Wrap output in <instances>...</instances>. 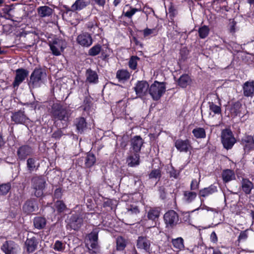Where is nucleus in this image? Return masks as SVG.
I'll return each mask as SVG.
<instances>
[{
	"label": "nucleus",
	"instance_id": "obj_29",
	"mask_svg": "<svg viewBox=\"0 0 254 254\" xmlns=\"http://www.w3.org/2000/svg\"><path fill=\"white\" fill-rule=\"evenodd\" d=\"M86 81L90 84H96L98 82V75L95 71L88 68L86 71Z\"/></svg>",
	"mask_w": 254,
	"mask_h": 254
},
{
	"label": "nucleus",
	"instance_id": "obj_17",
	"mask_svg": "<svg viewBox=\"0 0 254 254\" xmlns=\"http://www.w3.org/2000/svg\"><path fill=\"white\" fill-rule=\"evenodd\" d=\"M218 191L217 186L215 184H211L208 187L202 188L199 190L198 195L200 199H203Z\"/></svg>",
	"mask_w": 254,
	"mask_h": 254
},
{
	"label": "nucleus",
	"instance_id": "obj_52",
	"mask_svg": "<svg viewBox=\"0 0 254 254\" xmlns=\"http://www.w3.org/2000/svg\"><path fill=\"white\" fill-rule=\"evenodd\" d=\"M130 9L127 11H123V15L128 18H131L134 13L138 11V9L136 8H132L130 7Z\"/></svg>",
	"mask_w": 254,
	"mask_h": 254
},
{
	"label": "nucleus",
	"instance_id": "obj_49",
	"mask_svg": "<svg viewBox=\"0 0 254 254\" xmlns=\"http://www.w3.org/2000/svg\"><path fill=\"white\" fill-rule=\"evenodd\" d=\"M200 205L198 208L194 209L192 212L198 210L199 209L201 210H206L207 211H213L214 209L211 207H209L207 206H206L205 204H204V199H200Z\"/></svg>",
	"mask_w": 254,
	"mask_h": 254
},
{
	"label": "nucleus",
	"instance_id": "obj_13",
	"mask_svg": "<svg viewBox=\"0 0 254 254\" xmlns=\"http://www.w3.org/2000/svg\"><path fill=\"white\" fill-rule=\"evenodd\" d=\"M174 146L178 151L180 152L187 153L192 149L191 143L190 140L186 139H178L175 141Z\"/></svg>",
	"mask_w": 254,
	"mask_h": 254
},
{
	"label": "nucleus",
	"instance_id": "obj_62",
	"mask_svg": "<svg viewBox=\"0 0 254 254\" xmlns=\"http://www.w3.org/2000/svg\"><path fill=\"white\" fill-rule=\"evenodd\" d=\"M247 46L250 51L254 52V41L248 43Z\"/></svg>",
	"mask_w": 254,
	"mask_h": 254
},
{
	"label": "nucleus",
	"instance_id": "obj_44",
	"mask_svg": "<svg viewBox=\"0 0 254 254\" xmlns=\"http://www.w3.org/2000/svg\"><path fill=\"white\" fill-rule=\"evenodd\" d=\"M209 105V110L213 112L214 114L219 115L221 114L222 113V110L220 106H218L216 104H215L212 102H208Z\"/></svg>",
	"mask_w": 254,
	"mask_h": 254
},
{
	"label": "nucleus",
	"instance_id": "obj_32",
	"mask_svg": "<svg viewBox=\"0 0 254 254\" xmlns=\"http://www.w3.org/2000/svg\"><path fill=\"white\" fill-rule=\"evenodd\" d=\"M47 220L44 217L36 216L34 218L33 225L36 229L41 230L46 227Z\"/></svg>",
	"mask_w": 254,
	"mask_h": 254
},
{
	"label": "nucleus",
	"instance_id": "obj_15",
	"mask_svg": "<svg viewBox=\"0 0 254 254\" xmlns=\"http://www.w3.org/2000/svg\"><path fill=\"white\" fill-rule=\"evenodd\" d=\"M130 143V151L140 153L144 141L140 135H136L131 138Z\"/></svg>",
	"mask_w": 254,
	"mask_h": 254
},
{
	"label": "nucleus",
	"instance_id": "obj_36",
	"mask_svg": "<svg viewBox=\"0 0 254 254\" xmlns=\"http://www.w3.org/2000/svg\"><path fill=\"white\" fill-rule=\"evenodd\" d=\"M197 196L196 192L192 191H184L183 193V199L188 203L192 202Z\"/></svg>",
	"mask_w": 254,
	"mask_h": 254
},
{
	"label": "nucleus",
	"instance_id": "obj_47",
	"mask_svg": "<svg viewBox=\"0 0 254 254\" xmlns=\"http://www.w3.org/2000/svg\"><path fill=\"white\" fill-rule=\"evenodd\" d=\"M209 29L208 27L205 25L203 26L199 29L198 33L199 37L201 38H205L207 36L209 33Z\"/></svg>",
	"mask_w": 254,
	"mask_h": 254
},
{
	"label": "nucleus",
	"instance_id": "obj_63",
	"mask_svg": "<svg viewBox=\"0 0 254 254\" xmlns=\"http://www.w3.org/2000/svg\"><path fill=\"white\" fill-rule=\"evenodd\" d=\"M153 31H154V29H148V28H146V29H144L143 31L144 36L145 37L148 36V35L153 33Z\"/></svg>",
	"mask_w": 254,
	"mask_h": 254
},
{
	"label": "nucleus",
	"instance_id": "obj_51",
	"mask_svg": "<svg viewBox=\"0 0 254 254\" xmlns=\"http://www.w3.org/2000/svg\"><path fill=\"white\" fill-rule=\"evenodd\" d=\"M103 207H108L110 210L115 209L116 204H114V201L111 199H107L103 204Z\"/></svg>",
	"mask_w": 254,
	"mask_h": 254
},
{
	"label": "nucleus",
	"instance_id": "obj_9",
	"mask_svg": "<svg viewBox=\"0 0 254 254\" xmlns=\"http://www.w3.org/2000/svg\"><path fill=\"white\" fill-rule=\"evenodd\" d=\"M38 203L37 199L35 198H30L27 199L22 206V211L27 215L31 214L33 212L38 210Z\"/></svg>",
	"mask_w": 254,
	"mask_h": 254
},
{
	"label": "nucleus",
	"instance_id": "obj_56",
	"mask_svg": "<svg viewBox=\"0 0 254 254\" xmlns=\"http://www.w3.org/2000/svg\"><path fill=\"white\" fill-rule=\"evenodd\" d=\"M62 196L63 191L62 188H59L56 189L54 193V197L58 200H60L62 198Z\"/></svg>",
	"mask_w": 254,
	"mask_h": 254
},
{
	"label": "nucleus",
	"instance_id": "obj_4",
	"mask_svg": "<svg viewBox=\"0 0 254 254\" xmlns=\"http://www.w3.org/2000/svg\"><path fill=\"white\" fill-rule=\"evenodd\" d=\"M163 221L165 228L168 230L174 229L181 222L179 214L174 210H169L163 215Z\"/></svg>",
	"mask_w": 254,
	"mask_h": 254
},
{
	"label": "nucleus",
	"instance_id": "obj_3",
	"mask_svg": "<svg viewBox=\"0 0 254 254\" xmlns=\"http://www.w3.org/2000/svg\"><path fill=\"white\" fill-rule=\"evenodd\" d=\"M166 82H159L157 80L149 86L148 94H150L154 101H157L160 99L165 93L166 89Z\"/></svg>",
	"mask_w": 254,
	"mask_h": 254
},
{
	"label": "nucleus",
	"instance_id": "obj_33",
	"mask_svg": "<svg viewBox=\"0 0 254 254\" xmlns=\"http://www.w3.org/2000/svg\"><path fill=\"white\" fill-rule=\"evenodd\" d=\"M90 3L89 0H76L71 7V11L80 10L85 7Z\"/></svg>",
	"mask_w": 254,
	"mask_h": 254
},
{
	"label": "nucleus",
	"instance_id": "obj_5",
	"mask_svg": "<svg viewBox=\"0 0 254 254\" xmlns=\"http://www.w3.org/2000/svg\"><path fill=\"white\" fill-rule=\"evenodd\" d=\"M31 184L32 188L35 190V196L37 197L43 196L46 185L45 178L41 175L34 176L31 179Z\"/></svg>",
	"mask_w": 254,
	"mask_h": 254
},
{
	"label": "nucleus",
	"instance_id": "obj_57",
	"mask_svg": "<svg viewBox=\"0 0 254 254\" xmlns=\"http://www.w3.org/2000/svg\"><path fill=\"white\" fill-rule=\"evenodd\" d=\"M180 175V172L175 169L173 166L171 167V170L169 171V175L170 178L177 179Z\"/></svg>",
	"mask_w": 254,
	"mask_h": 254
},
{
	"label": "nucleus",
	"instance_id": "obj_59",
	"mask_svg": "<svg viewBox=\"0 0 254 254\" xmlns=\"http://www.w3.org/2000/svg\"><path fill=\"white\" fill-rule=\"evenodd\" d=\"M160 197L164 200L166 198L167 192L164 187H160L158 190Z\"/></svg>",
	"mask_w": 254,
	"mask_h": 254
},
{
	"label": "nucleus",
	"instance_id": "obj_55",
	"mask_svg": "<svg viewBox=\"0 0 254 254\" xmlns=\"http://www.w3.org/2000/svg\"><path fill=\"white\" fill-rule=\"evenodd\" d=\"M249 229H246L245 231H242L240 232V235L238 238V241L240 242L241 241H245L248 237V231Z\"/></svg>",
	"mask_w": 254,
	"mask_h": 254
},
{
	"label": "nucleus",
	"instance_id": "obj_26",
	"mask_svg": "<svg viewBox=\"0 0 254 254\" xmlns=\"http://www.w3.org/2000/svg\"><path fill=\"white\" fill-rule=\"evenodd\" d=\"M38 243V241L35 237L27 238L25 243L27 252L28 253L34 252L37 249Z\"/></svg>",
	"mask_w": 254,
	"mask_h": 254
},
{
	"label": "nucleus",
	"instance_id": "obj_21",
	"mask_svg": "<svg viewBox=\"0 0 254 254\" xmlns=\"http://www.w3.org/2000/svg\"><path fill=\"white\" fill-rule=\"evenodd\" d=\"M254 187V184L248 178H242L240 182V188L246 195L250 194Z\"/></svg>",
	"mask_w": 254,
	"mask_h": 254
},
{
	"label": "nucleus",
	"instance_id": "obj_8",
	"mask_svg": "<svg viewBox=\"0 0 254 254\" xmlns=\"http://www.w3.org/2000/svg\"><path fill=\"white\" fill-rule=\"evenodd\" d=\"M133 89L137 96L139 98H142L148 94L149 85L146 81H138Z\"/></svg>",
	"mask_w": 254,
	"mask_h": 254
},
{
	"label": "nucleus",
	"instance_id": "obj_31",
	"mask_svg": "<svg viewBox=\"0 0 254 254\" xmlns=\"http://www.w3.org/2000/svg\"><path fill=\"white\" fill-rule=\"evenodd\" d=\"M54 10L48 6H41L37 8V12L39 17L44 18L52 16Z\"/></svg>",
	"mask_w": 254,
	"mask_h": 254
},
{
	"label": "nucleus",
	"instance_id": "obj_34",
	"mask_svg": "<svg viewBox=\"0 0 254 254\" xmlns=\"http://www.w3.org/2000/svg\"><path fill=\"white\" fill-rule=\"evenodd\" d=\"M96 162L95 155L90 152L87 153L84 160L85 167L90 168L93 167Z\"/></svg>",
	"mask_w": 254,
	"mask_h": 254
},
{
	"label": "nucleus",
	"instance_id": "obj_61",
	"mask_svg": "<svg viewBox=\"0 0 254 254\" xmlns=\"http://www.w3.org/2000/svg\"><path fill=\"white\" fill-rule=\"evenodd\" d=\"M210 241L213 243H216L218 241L217 236L214 231H213L210 235Z\"/></svg>",
	"mask_w": 254,
	"mask_h": 254
},
{
	"label": "nucleus",
	"instance_id": "obj_46",
	"mask_svg": "<svg viewBox=\"0 0 254 254\" xmlns=\"http://www.w3.org/2000/svg\"><path fill=\"white\" fill-rule=\"evenodd\" d=\"M101 50V46L99 44H97L89 49L88 54L90 56H95L99 54Z\"/></svg>",
	"mask_w": 254,
	"mask_h": 254
},
{
	"label": "nucleus",
	"instance_id": "obj_19",
	"mask_svg": "<svg viewBox=\"0 0 254 254\" xmlns=\"http://www.w3.org/2000/svg\"><path fill=\"white\" fill-rule=\"evenodd\" d=\"M65 46L64 42L61 39H56L50 44V49L55 55L58 56L61 54Z\"/></svg>",
	"mask_w": 254,
	"mask_h": 254
},
{
	"label": "nucleus",
	"instance_id": "obj_24",
	"mask_svg": "<svg viewBox=\"0 0 254 254\" xmlns=\"http://www.w3.org/2000/svg\"><path fill=\"white\" fill-rule=\"evenodd\" d=\"M243 95L249 97L254 96V81H247L243 86Z\"/></svg>",
	"mask_w": 254,
	"mask_h": 254
},
{
	"label": "nucleus",
	"instance_id": "obj_23",
	"mask_svg": "<svg viewBox=\"0 0 254 254\" xmlns=\"http://www.w3.org/2000/svg\"><path fill=\"white\" fill-rule=\"evenodd\" d=\"M87 125L86 119L82 117L75 118L73 122V125L76 127L77 132L80 134L86 128Z\"/></svg>",
	"mask_w": 254,
	"mask_h": 254
},
{
	"label": "nucleus",
	"instance_id": "obj_43",
	"mask_svg": "<svg viewBox=\"0 0 254 254\" xmlns=\"http://www.w3.org/2000/svg\"><path fill=\"white\" fill-rule=\"evenodd\" d=\"M11 188L10 182L0 184V195H5L9 191Z\"/></svg>",
	"mask_w": 254,
	"mask_h": 254
},
{
	"label": "nucleus",
	"instance_id": "obj_16",
	"mask_svg": "<svg viewBox=\"0 0 254 254\" xmlns=\"http://www.w3.org/2000/svg\"><path fill=\"white\" fill-rule=\"evenodd\" d=\"M241 144L243 145L245 152H249L251 151L254 150V136L246 134L241 139Z\"/></svg>",
	"mask_w": 254,
	"mask_h": 254
},
{
	"label": "nucleus",
	"instance_id": "obj_7",
	"mask_svg": "<svg viewBox=\"0 0 254 254\" xmlns=\"http://www.w3.org/2000/svg\"><path fill=\"white\" fill-rule=\"evenodd\" d=\"M221 143L223 147L227 150L232 148L236 139L235 138L233 132L230 128H225L222 130L221 135Z\"/></svg>",
	"mask_w": 254,
	"mask_h": 254
},
{
	"label": "nucleus",
	"instance_id": "obj_60",
	"mask_svg": "<svg viewBox=\"0 0 254 254\" xmlns=\"http://www.w3.org/2000/svg\"><path fill=\"white\" fill-rule=\"evenodd\" d=\"M118 106L119 107L120 105H122V113H124L125 112H126V107H127V105H126V103L125 102V101H123V100H120L118 102Z\"/></svg>",
	"mask_w": 254,
	"mask_h": 254
},
{
	"label": "nucleus",
	"instance_id": "obj_58",
	"mask_svg": "<svg viewBox=\"0 0 254 254\" xmlns=\"http://www.w3.org/2000/svg\"><path fill=\"white\" fill-rule=\"evenodd\" d=\"M127 211L131 214H137L140 212L139 208L137 206L130 205V206L127 208Z\"/></svg>",
	"mask_w": 254,
	"mask_h": 254
},
{
	"label": "nucleus",
	"instance_id": "obj_53",
	"mask_svg": "<svg viewBox=\"0 0 254 254\" xmlns=\"http://www.w3.org/2000/svg\"><path fill=\"white\" fill-rule=\"evenodd\" d=\"M63 135L64 133L61 128H58L53 133L52 137L56 140H59Z\"/></svg>",
	"mask_w": 254,
	"mask_h": 254
},
{
	"label": "nucleus",
	"instance_id": "obj_14",
	"mask_svg": "<svg viewBox=\"0 0 254 254\" xmlns=\"http://www.w3.org/2000/svg\"><path fill=\"white\" fill-rule=\"evenodd\" d=\"M230 115L232 118H235L237 116H240L242 113V104L240 101H232L227 107Z\"/></svg>",
	"mask_w": 254,
	"mask_h": 254
},
{
	"label": "nucleus",
	"instance_id": "obj_6",
	"mask_svg": "<svg viewBox=\"0 0 254 254\" xmlns=\"http://www.w3.org/2000/svg\"><path fill=\"white\" fill-rule=\"evenodd\" d=\"M46 76L45 71L42 68H36L32 72L29 80L28 81V85L32 88H37L40 86L43 82V79Z\"/></svg>",
	"mask_w": 254,
	"mask_h": 254
},
{
	"label": "nucleus",
	"instance_id": "obj_37",
	"mask_svg": "<svg viewBox=\"0 0 254 254\" xmlns=\"http://www.w3.org/2000/svg\"><path fill=\"white\" fill-rule=\"evenodd\" d=\"M171 243L174 248L177 251H182L185 248L184 240L182 237L172 239Z\"/></svg>",
	"mask_w": 254,
	"mask_h": 254
},
{
	"label": "nucleus",
	"instance_id": "obj_50",
	"mask_svg": "<svg viewBox=\"0 0 254 254\" xmlns=\"http://www.w3.org/2000/svg\"><path fill=\"white\" fill-rule=\"evenodd\" d=\"M98 232L97 229H94L89 235V240L94 242H97L98 239Z\"/></svg>",
	"mask_w": 254,
	"mask_h": 254
},
{
	"label": "nucleus",
	"instance_id": "obj_64",
	"mask_svg": "<svg viewBox=\"0 0 254 254\" xmlns=\"http://www.w3.org/2000/svg\"><path fill=\"white\" fill-rule=\"evenodd\" d=\"M139 58L137 57H132L129 62V64H137Z\"/></svg>",
	"mask_w": 254,
	"mask_h": 254
},
{
	"label": "nucleus",
	"instance_id": "obj_10",
	"mask_svg": "<svg viewBox=\"0 0 254 254\" xmlns=\"http://www.w3.org/2000/svg\"><path fill=\"white\" fill-rule=\"evenodd\" d=\"M136 248L145 254H151V242L146 237L139 236L136 241Z\"/></svg>",
	"mask_w": 254,
	"mask_h": 254
},
{
	"label": "nucleus",
	"instance_id": "obj_54",
	"mask_svg": "<svg viewBox=\"0 0 254 254\" xmlns=\"http://www.w3.org/2000/svg\"><path fill=\"white\" fill-rule=\"evenodd\" d=\"M199 183L200 181H197L195 179H192L190 185V190H198L199 188Z\"/></svg>",
	"mask_w": 254,
	"mask_h": 254
},
{
	"label": "nucleus",
	"instance_id": "obj_22",
	"mask_svg": "<svg viewBox=\"0 0 254 254\" xmlns=\"http://www.w3.org/2000/svg\"><path fill=\"white\" fill-rule=\"evenodd\" d=\"M38 159L35 157H31L26 160V167L29 172H36L40 167Z\"/></svg>",
	"mask_w": 254,
	"mask_h": 254
},
{
	"label": "nucleus",
	"instance_id": "obj_1",
	"mask_svg": "<svg viewBox=\"0 0 254 254\" xmlns=\"http://www.w3.org/2000/svg\"><path fill=\"white\" fill-rule=\"evenodd\" d=\"M50 115L54 122L61 121L63 127H66L71 116L70 110L61 104L54 103L51 106Z\"/></svg>",
	"mask_w": 254,
	"mask_h": 254
},
{
	"label": "nucleus",
	"instance_id": "obj_42",
	"mask_svg": "<svg viewBox=\"0 0 254 254\" xmlns=\"http://www.w3.org/2000/svg\"><path fill=\"white\" fill-rule=\"evenodd\" d=\"M116 77L119 80H126L129 78L130 74L127 70H119L117 72Z\"/></svg>",
	"mask_w": 254,
	"mask_h": 254
},
{
	"label": "nucleus",
	"instance_id": "obj_18",
	"mask_svg": "<svg viewBox=\"0 0 254 254\" xmlns=\"http://www.w3.org/2000/svg\"><path fill=\"white\" fill-rule=\"evenodd\" d=\"M28 75V71L26 69L18 68L16 70V75L12 85L14 87H18Z\"/></svg>",
	"mask_w": 254,
	"mask_h": 254
},
{
	"label": "nucleus",
	"instance_id": "obj_41",
	"mask_svg": "<svg viewBox=\"0 0 254 254\" xmlns=\"http://www.w3.org/2000/svg\"><path fill=\"white\" fill-rule=\"evenodd\" d=\"M55 206L58 214H61L66 209L67 207L63 200H57L55 203Z\"/></svg>",
	"mask_w": 254,
	"mask_h": 254
},
{
	"label": "nucleus",
	"instance_id": "obj_38",
	"mask_svg": "<svg viewBox=\"0 0 254 254\" xmlns=\"http://www.w3.org/2000/svg\"><path fill=\"white\" fill-rule=\"evenodd\" d=\"M194 137L197 139L205 138L206 136V131L204 128L197 127L192 130Z\"/></svg>",
	"mask_w": 254,
	"mask_h": 254
},
{
	"label": "nucleus",
	"instance_id": "obj_39",
	"mask_svg": "<svg viewBox=\"0 0 254 254\" xmlns=\"http://www.w3.org/2000/svg\"><path fill=\"white\" fill-rule=\"evenodd\" d=\"M92 100L93 98L89 95L84 96L83 105L81 106L83 107V111L88 112L90 110L93 104Z\"/></svg>",
	"mask_w": 254,
	"mask_h": 254
},
{
	"label": "nucleus",
	"instance_id": "obj_40",
	"mask_svg": "<svg viewBox=\"0 0 254 254\" xmlns=\"http://www.w3.org/2000/svg\"><path fill=\"white\" fill-rule=\"evenodd\" d=\"M127 245V240L122 236L118 237L116 239V249L122 251L125 250Z\"/></svg>",
	"mask_w": 254,
	"mask_h": 254
},
{
	"label": "nucleus",
	"instance_id": "obj_27",
	"mask_svg": "<svg viewBox=\"0 0 254 254\" xmlns=\"http://www.w3.org/2000/svg\"><path fill=\"white\" fill-rule=\"evenodd\" d=\"M128 165L131 167L138 166L140 164L139 153L130 151V154L127 158Z\"/></svg>",
	"mask_w": 254,
	"mask_h": 254
},
{
	"label": "nucleus",
	"instance_id": "obj_30",
	"mask_svg": "<svg viewBox=\"0 0 254 254\" xmlns=\"http://www.w3.org/2000/svg\"><path fill=\"white\" fill-rule=\"evenodd\" d=\"M1 250L5 254H16L14 243L12 241H6L2 245Z\"/></svg>",
	"mask_w": 254,
	"mask_h": 254
},
{
	"label": "nucleus",
	"instance_id": "obj_45",
	"mask_svg": "<svg viewBox=\"0 0 254 254\" xmlns=\"http://www.w3.org/2000/svg\"><path fill=\"white\" fill-rule=\"evenodd\" d=\"M150 179H158L161 177V171L160 169H153L148 175Z\"/></svg>",
	"mask_w": 254,
	"mask_h": 254
},
{
	"label": "nucleus",
	"instance_id": "obj_28",
	"mask_svg": "<svg viewBox=\"0 0 254 254\" xmlns=\"http://www.w3.org/2000/svg\"><path fill=\"white\" fill-rule=\"evenodd\" d=\"M178 85L182 88H186L188 86L191 85L192 79L188 74H182L177 81Z\"/></svg>",
	"mask_w": 254,
	"mask_h": 254
},
{
	"label": "nucleus",
	"instance_id": "obj_20",
	"mask_svg": "<svg viewBox=\"0 0 254 254\" xmlns=\"http://www.w3.org/2000/svg\"><path fill=\"white\" fill-rule=\"evenodd\" d=\"M76 41L81 46L88 47L91 45L93 40L90 34L83 33L77 36Z\"/></svg>",
	"mask_w": 254,
	"mask_h": 254
},
{
	"label": "nucleus",
	"instance_id": "obj_48",
	"mask_svg": "<svg viewBox=\"0 0 254 254\" xmlns=\"http://www.w3.org/2000/svg\"><path fill=\"white\" fill-rule=\"evenodd\" d=\"M53 249L56 251L63 252L65 249V245L62 241L57 240L54 244Z\"/></svg>",
	"mask_w": 254,
	"mask_h": 254
},
{
	"label": "nucleus",
	"instance_id": "obj_12",
	"mask_svg": "<svg viewBox=\"0 0 254 254\" xmlns=\"http://www.w3.org/2000/svg\"><path fill=\"white\" fill-rule=\"evenodd\" d=\"M11 120L15 124L24 125L29 119L25 113L24 108H23L16 112H12Z\"/></svg>",
	"mask_w": 254,
	"mask_h": 254
},
{
	"label": "nucleus",
	"instance_id": "obj_35",
	"mask_svg": "<svg viewBox=\"0 0 254 254\" xmlns=\"http://www.w3.org/2000/svg\"><path fill=\"white\" fill-rule=\"evenodd\" d=\"M223 181L224 183H228L235 179L234 172L231 169H225L222 174Z\"/></svg>",
	"mask_w": 254,
	"mask_h": 254
},
{
	"label": "nucleus",
	"instance_id": "obj_11",
	"mask_svg": "<svg viewBox=\"0 0 254 254\" xmlns=\"http://www.w3.org/2000/svg\"><path fill=\"white\" fill-rule=\"evenodd\" d=\"M33 153V148L30 145L24 144L18 148L16 154L17 160L23 161Z\"/></svg>",
	"mask_w": 254,
	"mask_h": 254
},
{
	"label": "nucleus",
	"instance_id": "obj_25",
	"mask_svg": "<svg viewBox=\"0 0 254 254\" xmlns=\"http://www.w3.org/2000/svg\"><path fill=\"white\" fill-rule=\"evenodd\" d=\"M160 215V209L159 207L151 208L148 211L147 217L148 220L152 221L154 226L156 225V222L158 221Z\"/></svg>",
	"mask_w": 254,
	"mask_h": 254
},
{
	"label": "nucleus",
	"instance_id": "obj_2",
	"mask_svg": "<svg viewBox=\"0 0 254 254\" xmlns=\"http://www.w3.org/2000/svg\"><path fill=\"white\" fill-rule=\"evenodd\" d=\"M91 214L85 212L81 209L76 211L74 213H72L68 219L67 227H69L70 229L78 231L81 227L83 220L87 215Z\"/></svg>",
	"mask_w": 254,
	"mask_h": 254
}]
</instances>
